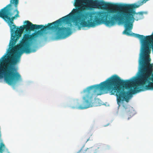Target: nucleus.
Instances as JSON below:
<instances>
[{
  "instance_id": "nucleus-1",
  "label": "nucleus",
  "mask_w": 153,
  "mask_h": 153,
  "mask_svg": "<svg viewBox=\"0 0 153 153\" xmlns=\"http://www.w3.org/2000/svg\"><path fill=\"white\" fill-rule=\"evenodd\" d=\"M70 15L71 25L72 17L75 25L80 30L82 27H94L104 23L108 26H114L120 19L126 17L128 22L129 13L128 10L134 5L118 4L99 0H75Z\"/></svg>"
},
{
  "instance_id": "nucleus-2",
  "label": "nucleus",
  "mask_w": 153,
  "mask_h": 153,
  "mask_svg": "<svg viewBox=\"0 0 153 153\" xmlns=\"http://www.w3.org/2000/svg\"><path fill=\"white\" fill-rule=\"evenodd\" d=\"M37 36L36 32L32 35L25 34L20 44L12 50L10 49V85L13 89L22 81V76L18 71V67L16 66L20 60V52L29 53L35 52L30 48V42Z\"/></svg>"
},
{
  "instance_id": "nucleus-3",
  "label": "nucleus",
  "mask_w": 153,
  "mask_h": 153,
  "mask_svg": "<svg viewBox=\"0 0 153 153\" xmlns=\"http://www.w3.org/2000/svg\"><path fill=\"white\" fill-rule=\"evenodd\" d=\"M70 14L62 17L59 19L51 23H48L46 26H44L43 25H37L42 26L39 29H35L38 30L41 28L40 30L38 31L36 33L38 36L42 35L43 32L48 30H58L56 34L55 39H63L65 38L70 34V28L69 27H60L62 23H65L68 24H71V18Z\"/></svg>"
},
{
  "instance_id": "nucleus-4",
  "label": "nucleus",
  "mask_w": 153,
  "mask_h": 153,
  "mask_svg": "<svg viewBox=\"0 0 153 153\" xmlns=\"http://www.w3.org/2000/svg\"><path fill=\"white\" fill-rule=\"evenodd\" d=\"M24 23L26 24L23 26H20L19 28H17V27L14 23L10 26L11 30V37L10 40V46L14 45L16 42L17 41L21 36V34L25 29L27 31H34L35 29H39L42 26L37 25L33 24L28 21H26Z\"/></svg>"
},
{
  "instance_id": "nucleus-5",
  "label": "nucleus",
  "mask_w": 153,
  "mask_h": 153,
  "mask_svg": "<svg viewBox=\"0 0 153 153\" xmlns=\"http://www.w3.org/2000/svg\"><path fill=\"white\" fill-rule=\"evenodd\" d=\"M7 53L0 59V79L10 85V43Z\"/></svg>"
},
{
  "instance_id": "nucleus-6",
  "label": "nucleus",
  "mask_w": 153,
  "mask_h": 153,
  "mask_svg": "<svg viewBox=\"0 0 153 153\" xmlns=\"http://www.w3.org/2000/svg\"><path fill=\"white\" fill-rule=\"evenodd\" d=\"M19 0H10V26L13 24V20L19 17V12L17 10V6Z\"/></svg>"
},
{
  "instance_id": "nucleus-7",
  "label": "nucleus",
  "mask_w": 153,
  "mask_h": 153,
  "mask_svg": "<svg viewBox=\"0 0 153 153\" xmlns=\"http://www.w3.org/2000/svg\"><path fill=\"white\" fill-rule=\"evenodd\" d=\"M0 18L10 26V4L0 10Z\"/></svg>"
},
{
  "instance_id": "nucleus-8",
  "label": "nucleus",
  "mask_w": 153,
  "mask_h": 153,
  "mask_svg": "<svg viewBox=\"0 0 153 153\" xmlns=\"http://www.w3.org/2000/svg\"><path fill=\"white\" fill-rule=\"evenodd\" d=\"M0 153H10L8 149L6 148L3 143L1 137L0 140Z\"/></svg>"
},
{
  "instance_id": "nucleus-9",
  "label": "nucleus",
  "mask_w": 153,
  "mask_h": 153,
  "mask_svg": "<svg viewBox=\"0 0 153 153\" xmlns=\"http://www.w3.org/2000/svg\"><path fill=\"white\" fill-rule=\"evenodd\" d=\"M112 76H118L116 75H114Z\"/></svg>"
}]
</instances>
